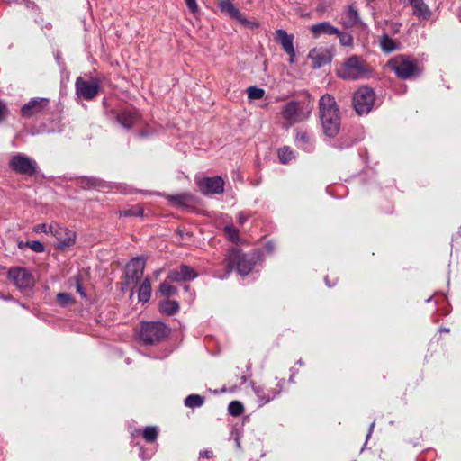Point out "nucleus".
Returning <instances> with one entry per match:
<instances>
[{"instance_id":"obj_1","label":"nucleus","mask_w":461,"mask_h":461,"mask_svg":"<svg viewBox=\"0 0 461 461\" xmlns=\"http://www.w3.org/2000/svg\"><path fill=\"white\" fill-rule=\"evenodd\" d=\"M319 116L324 134L330 138L335 137L340 128V113L333 96L324 95L321 97Z\"/></svg>"},{"instance_id":"obj_2","label":"nucleus","mask_w":461,"mask_h":461,"mask_svg":"<svg viewBox=\"0 0 461 461\" xmlns=\"http://www.w3.org/2000/svg\"><path fill=\"white\" fill-rule=\"evenodd\" d=\"M372 68L360 56L353 55L344 59L337 68V76L344 80H359L372 76Z\"/></svg>"},{"instance_id":"obj_3","label":"nucleus","mask_w":461,"mask_h":461,"mask_svg":"<svg viewBox=\"0 0 461 461\" xmlns=\"http://www.w3.org/2000/svg\"><path fill=\"white\" fill-rule=\"evenodd\" d=\"M386 67L402 79L411 78L421 72L417 60L404 55L393 57L386 63Z\"/></svg>"},{"instance_id":"obj_4","label":"nucleus","mask_w":461,"mask_h":461,"mask_svg":"<svg viewBox=\"0 0 461 461\" xmlns=\"http://www.w3.org/2000/svg\"><path fill=\"white\" fill-rule=\"evenodd\" d=\"M234 267H236L240 275L246 276L252 270L254 262L246 255H243L238 249H232L226 258L225 272L223 274L217 273L216 276L219 278H224L232 271Z\"/></svg>"},{"instance_id":"obj_5","label":"nucleus","mask_w":461,"mask_h":461,"mask_svg":"<svg viewBox=\"0 0 461 461\" xmlns=\"http://www.w3.org/2000/svg\"><path fill=\"white\" fill-rule=\"evenodd\" d=\"M167 327L159 321L142 323L140 328V339L146 344H153L168 335Z\"/></svg>"},{"instance_id":"obj_6","label":"nucleus","mask_w":461,"mask_h":461,"mask_svg":"<svg viewBox=\"0 0 461 461\" xmlns=\"http://www.w3.org/2000/svg\"><path fill=\"white\" fill-rule=\"evenodd\" d=\"M284 384V379L275 378L273 381L264 385L254 386V393L258 397L260 406L268 403L278 396L283 389Z\"/></svg>"},{"instance_id":"obj_7","label":"nucleus","mask_w":461,"mask_h":461,"mask_svg":"<svg viewBox=\"0 0 461 461\" xmlns=\"http://www.w3.org/2000/svg\"><path fill=\"white\" fill-rule=\"evenodd\" d=\"M375 102V94L368 86H361L353 96V104L356 112L362 115L368 113Z\"/></svg>"},{"instance_id":"obj_8","label":"nucleus","mask_w":461,"mask_h":461,"mask_svg":"<svg viewBox=\"0 0 461 461\" xmlns=\"http://www.w3.org/2000/svg\"><path fill=\"white\" fill-rule=\"evenodd\" d=\"M50 234L56 239V247L64 249L74 245L76 233L68 228L61 227L57 223H51L49 228Z\"/></svg>"},{"instance_id":"obj_9","label":"nucleus","mask_w":461,"mask_h":461,"mask_svg":"<svg viewBox=\"0 0 461 461\" xmlns=\"http://www.w3.org/2000/svg\"><path fill=\"white\" fill-rule=\"evenodd\" d=\"M75 86L77 95L86 100L93 99L100 88L99 81L94 77L86 80L79 77L77 78Z\"/></svg>"},{"instance_id":"obj_10","label":"nucleus","mask_w":461,"mask_h":461,"mask_svg":"<svg viewBox=\"0 0 461 461\" xmlns=\"http://www.w3.org/2000/svg\"><path fill=\"white\" fill-rule=\"evenodd\" d=\"M8 277L20 290L31 289L35 283L33 276L23 267H14L9 269Z\"/></svg>"},{"instance_id":"obj_11","label":"nucleus","mask_w":461,"mask_h":461,"mask_svg":"<svg viewBox=\"0 0 461 461\" xmlns=\"http://www.w3.org/2000/svg\"><path fill=\"white\" fill-rule=\"evenodd\" d=\"M311 113V110L303 112L297 102L291 101L285 104L282 109V115L290 125L300 122L305 120Z\"/></svg>"},{"instance_id":"obj_12","label":"nucleus","mask_w":461,"mask_h":461,"mask_svg":"<svg viewBox=\"0 0 461 461\" xmlns=\"http://www.w3.org/2000/svg\"><path fill=\"white\" fill-rule=\"evenodd\" d=\"M9 165L15 172L20 174L32 175L36 171V162L23 154L13 156Z\"/></svg>"},{"instance_id":"obj_13","label":"nucleus","mask_w":461,"mask_h":461,"mask_svg":"<svg viewBox=\"0 0 461 461\" xmlns=\"http://www.w3.org/2000/svg\"><path fill=\"white\" fill-rule=\"evenodd\" d=\"M218 7L220 10L230 16L231 19L236 20L240 24L246 27H257L258 24L254 22L249 21L240 11L239 9L232 4L230 0H221L218 3Z\"/></svg>"},{"instance_id":"obj_14","label":"nucleus","mask_w":461,"mask_h":461,"mask_svg":"<svg viewBox=\"0 0 461 461\" xmlns=\"http://www.w3.org/2000/svg\"><path fill=\"white\" fill-rule=\"evenodd\" d=\"M197 185L204 194H219L224 191V181L220 176L199 179L197 180Z\"/></svg>"},{"instance_id":"obj_15","label":"nucleus","mask_w":461,"mask_h":461,"mask_svg":"<svg viewBox=\"0 0 461 461\" xmlns=\"http://www.w3.org/2000/svg\"><path fill=\"white\" fill-rule=\"evenodd\" d=\"M145 260L142 258L131 259L126 266V277L128 282L137 283L143 276Z\"/></svg>"},{"instance_id":"obj_16","label":"nucleus","mask_w":461,"mask_h":461,"mask_svg":"<svg viewBox=\"0 0 461 461\" xmlns=\"http://www.w3.org/2000/svg\"><path fill=\"white\" fill-rule=\"evenodd\" d=\"M198 276L196 271L186 266L181 265L178 268L169 271L167 279L172 282H185L190 281Z\"/></svg>"},{"instance_id":"obj_17","label":"nucleus","mask_w":461,"mask_h":461,"mask_svg":"<svg viewBox=\"0 0 461 461\" xmlns=\"http://www.w3.org/2000/svg\"><path fill=\"white\" fill-rule=\"evenodd\" d=\"M276 40L280 42L283 50L286 54L289 55V62L294 63L296 56L295 50L294 47V35L288 34L283 29H277L276 31Z\"/></svg>"},{"instance_id":"obj_18","label":"nucleus","mask_w":461,"mask_h":461,"mask_svg":"<svg viewBox=\"0 0 461 461\" xmlns=\"http://www.w3.org/2000/svg\"><path fill=\"white\" fill-rule=\"evenodd\" d=\"M308 58L312 61V67L318 68L330 62L331 56L324 48H314L310 50Z\"/></svg>"},{"instance_id":"obj_19","label":"nucleus","mask_w":461,"mask_h":461,"mask_svg":"<svg viewBox=\"0 0 461 461\" xmlns=\"http://www.w3.org/2000/svg\"><path fill=\"white\" fill-rule=\"evenodd\" d=\"M409 5L412 7V13L420 19L429 20L432 12L424 0H408Z\"/></svg>"},{"instance_id":"obj_20","label":"nucleus","mask_w":461,"mask_h":461,"mask_svg":"<svg viewBox=\"0 0 461 461\" xmlns=\"http://www.w3.org/2000/svg\"><path fill=\"white\" fill-rule=\"evenodd\" d=\"M47 104L48 99H32L22 107L21 112L23 116H31L33 113L41 111Z\"/></svg>"},{"instance_id":"obj_21","label":"nucleus","mask_w":461,"mask_h":461,"mask_svg":"<svg viewBox=\"0 0 461 461\" xmlns=\"http://www.w3.org/2000/svg\"><path fill=\"white\" fill-rule=\"evenodd\" d=\"M138 120L137 113L131 110H123L117 115L118 122L126 129H131Z\"/></svg>"},{"instance_id":"obj_22","label":"nucleus","mask_w":461,"mask_h":461,"mask_svg":"<svg viewBox=\"0 0 461 461\" xmlns=\"http://www.w3.org/2000/svg\"><path fill=\"white\" fill-rule=\"evenodd\" d=\"M310 31L312 32L315 38L319 37L321 34L332 35L335 33H339V30L327 22L312 25L310 27Z\"/></svg>"},{"instance_id":"obj_23","label":"nucleus","mask_w":461,"mask_h":461,"mask_svg":"<svg viewBox=\"0 0 461 461\" xmlns=\"http://www.w3.org/2000/svg\"><path fill=\"white\" fill-rule=\"evenodd\" d=\"M168 200L176 206H187L194 202L191 194L183 193L168 196Z\"/></svg>"},{"instance_id":"obj_24","label":"nucleus","mask_w":461,"mask_h":461,"mask_svg":"<svg viewBox=\"0 0 461 461\" xmlns=\"http://www.w3.org/2000/svg\"><path fill=\"white\" fill-rule=\"evenodd\" d=\"M151 294V284L149 278H145L138 291V299L140 302L147 303Z\"/></svg>"},{"instance_id":"obj_25","label":"nucleus","mask_w":461,"mask_h":461,"mask_svg":"<svg viewBox=\"0 0 461 461\" xmlns=\"http://www.w3.org/2000/svg\"><path fill=\"white\" fill-rule=\"evenodd\" d=\"M160 312L168 315H173L179 310V304L176 301L166 300L159 305Z\"/></svg>"},{"instance_id":"obj_26","label":"nucleus","mask_w":461,"mask_h":461,"mask_svg":"<svg viewBox=\"0 0 461 461\" xmlns=\"http://www.w3.org/2000/svg\"><path fill=\"white\" fill-rule=\"evenodd\" d=\"M380 45L384 52H392L397 49V43L388 35L384 34L380 39Z\"/></svg>"},{"instance_id":"obj_27","label":"nucleus","mask_w":461,"mask_h":461,"mask_svg":"<svg viewBox=\"0 0 461 461\" xmlns=\"http://www.w3.org/2000/svg\"><path fill=\"white\" fill-rule=\"evenodd\" d=\"M204 402V398L199 394H190L185 400V405L188 408L201 407Z\"/></svg>"},{"instance_id":"obj_28","label":"nucleus","mask_w":461,"mask_h":461,"mask_svg":"<svg viewBox=\"0 0 461 461\" xmlns=\"http://www.w3.org/2000/svg\"><path fill=\"white\" fill-rule=\"evenodd\" d=\"M80 183L85 188H100L104 185L101 180L95 177H84Z\"/></svg>"},{"instance_id":"obj_29","label":"nucleus","mask_w":461,"mask_h":461,"mask_svg":"<svg viewBox=\"0 0 461 461\" xmlns=\"http://www.w3.org/2000/svg\"><path fill=\"white\" fill-rule=\"evenodd\" d=\"M228 411L230 412V415L234 416V417H237V416H240L243 413L244 411V407L243 405L241 404L240 402L239 401H232L230 402L229 406H228Z\"/></svg>"},{"instance_id":"obj_30","label":"nucleus","mask_w":461,"mask_h":461,"mask_svg":"<svg viewBox=\"0 0 461 461\" xmlns=\"http://www.w3.org/2000/svg\"><path fill=\"white\" fill-rule=\"evenodd\" d=\"M159 292L165 296H171L176 294L177 288L165 281L159 285Z\"/></svg>"},{"instance_id":"obj_31","label":"nucleus","mask_w":461,"mask_h":461,"mask_svg":"<svg viewBox=\"0 0 461 461\" xmlns=\"http://www.w3.org/2000/svg\"><path fill=\"white\" fill-rule=\"evenodd\" d=\"M247 94L249 99H261L265 95V91L264 89L257 86H249L247 89Z\"/></svg>"},{"instance_id":"obj_32","label":"nucleus","mask_w":461,"mask_h":461,"mask_svg":"<svg viewBox=\"0 0 461 461\" xmlns=\"http://www.w3.org/2000/svg\"><path fill=\"white\" fill-rule=\"evenodd\" d=\"M224 233L229 240L237 242L239 240V230L232 225L224 227Z\"/></svg>"},{"instance_id":"obj_33","label":"nucleus","mask_w":461,"mask_h":461,"mask_svg":"<svg viewBox=\"0 0 461 461\" xmlns=\"http://www.w3.org/2000/svg\"><path fill=\"white\" fill-rule=\"evenodd\" d=\"M158 437V429L156 427H147L143 431V438L148 442L154 441Z\"/></svg>"},{"instance_id":"obj_34","label":"nucleus","mask_w":461,"mask_h":461,"mask_svg":"<svg viewBox=\"0 0 461 461\" xmlns=\"http://www.w3.org/2000/svg\"><path fill=\"white\" fill-rule=\"evenodd\" d=\"M278 158L282 163H287L293 158V152L287 147L281 148L278 150Z\"/></svg>"},{"instance_id":"obj_35","label":"nucleus","mask_w":461,"mask_h":461,"mask_svg":"<svg viewBox=\"0 0 461 461\" xmlns=\"http://www.w3.org/2000/svg\"><path fill=\"white\" fill-rule=\"evenodd\" d=\"M339 39V42L343 46H351L353 44V37L351 34L347 32H341L339 31V33H336Z\"/></svg>"},{"instance_id":"obj_36","label":"nucleus","mask_w":461,"mask_h":461,"mask_svg":"<svg viewBox=\"0 0 461 461\" xmlns=\"http://www.w3.org/2000/svg\"><path fill=\"white\" fill-rule=\"evenodd\" d=\"M143 209L141 207H132L121 212V216H142Z\"/></svg>"},{"instance_id":"obj_37","label":"nucleus","mask_w":461,"mask_h":461,"mask_svg":"<svg viewBox=\"0 0 461 461\" xmlns=\"http://www.w3.org/2000/svg\"><path fill=\"white\" fill-rule=\"evenodd\" d=\"M25 245L38 253L43 252L45 249L44 245L38 240L27 241Z\"/></svg>"},{"instance_id":"obj_38","label":"nucleus","mask_w":461,"mask_h":461,"mask_svg":"<svg viewBox=\"0 0 461 461\" xmlns=\"http://www.w3.org/2000/svg\"><path fill=\"white\" fill-rule=\"evenodd\" d=\"M295 140L302 145L307 144L310 142V136L305 131H298L296 134Z\"/></svg>"},{"instance_id":"obj_39","label":"nucleus","mask_w":461,"mask_h":461,"mask_svg":"<svg viewBox=\"0 0 461 461\" xmlns=\"http://www.w3.org/2000/svg\"><path fill=\"white\" fill-rule=\"evenodd\" d=\"M57 299L59 303L62 305H67L72 301V297L69 294L67 293H59L57 295Z\"/></svg>"},{"instance_id":"obj_40","label":"nucleus","mask_w":461,"mask_h":461,"mask_svg":"<svg viewBox=\"0 0 461 461\" xmlns=\"http://www.w3.org/2000/svg\"><path fill=\"white\" fill-rule=\"evenodd\" d=\"M49 228H50V225H47L45 223L37 224L33 227V231L36 233L43 232L46 234H50Z\"/></svg>"},{"instance_id":"obj_41","label":"nucleus","mask_w":461,"mask_h":461,"mask_svg":"<svg viewBox=\"0 0 461 461\" xmlns=\"http://www.w3.org/2000/svg\"><path fill=\"white\" fill-rule=\"evenodd\" d=\"M347 14L351 23H356L357 21L358 15L356 9L349 7Z\"/></svg>"},{"instance_id":"obj_42","label":"nucleus","mask_w":461,"mask_h":461,"mask_svg":"<svg viewBox=\"0 0 461 461\" xmlns=\"http://www.w3.org/2000/svg\"><path fill=\"white\" fill-rule=\"evenodd\" d=\"M185 4L187 5V7L189 8V10L195 14L198 12V5L196 3V0H185Z\"/></svg>"},{"instance_id":"obj_43","label":"nucleus","mask_w":461,"mask_h":461,"mask_svg":"<svg viewBox=\"0 0 461 461\" xmlns=\"http://www.w3.org/2000/svg\"><path fill=\"white\" fill-rule=\"evenodd\" d=\"M7 113L6 105L0 102V122L5 118Z\"/></svg>"},{"instance_id":"obj_44","label":"nucleus","mask_w":461,"mask_h":461,"mask_svg":"<svg viewBox=\"0 0 461 461\" xmlns=\"http://www.w3.org/2000/svg\"><path fill=\"white\" fill-rule=\"evenodd\" d=\"M200 456L204 458H211L212 456V452L210 450H204L200 452Z\"/></svg>"},{"instance_id":"obj_45","label":"nucleus","mask_w":461,"mask_h":461,"mask_svg":"<svg viewBox=\"0 0 461 461\" xmlns=\"http://www.w3.org/2000/svg\"><path fill=\"white\" fill-rule=\"evenodd\" d=\"M77 291L81 294V296H85V293L83 291L82 285L79 284V282H77Z\"/></svg>"},{"instance_id":"obj_46","label":"nucleus","mask_w":461,"mask_h":461,"mask_svg":"<svg viewBox=\"0 0 461 461\" xmlns=\"http://www.w3.org/2000/svg\"><path fill=\"white\" fill-rule=\"evenodd\" d=\"M245 221H246V217H245V216H243V214H242V213H240V214L239 215V221H240V223H243Z\"/></svg>"},{"instance_id":"obj_47","label":"nucleus","mask_w":461,"mask_h":461,"mask_svg":"<svg viewBox=\"0 0 461 461\" xmlns=\"http://www.w3.org/2000/svg\"><path fill=\"white\" fill-rule=\"evenodd\" d=\"M155 275L158 276L159 275V271H156Z\"/></svg>"},{"instance_id":"obj_48","label":"nucleus","mask_w":461,"mask_h":461,"mask_svg":"<svg viewBox=\"0 0 461 461\" xmlns=\"http://www.w3.org/2000/svg\"><path fill=\"white\" fill-rule=\"evenodd\" d=\"M267 248H268L269 249H272V247L270 246V244H267Z\"/></svg>"},{"instance_id":"obj_49","label":"nucleus","mask_w":461,"mask_h":461,"mask_svg":"<svg viewBox=\"0 0 461 461\" xmlns=\"http://www.w3.org/2000/svg\"><path fill=\"white\" fill-rule=\"evenodd\" d=\"M185 290H188V289H189V285H185Z\"/></svg>"},{"instance_id":"obj_50","label":"nucleus","mask_w":461,"mask_h":461,"mask_svg":"<svg viewBox=\"0 0 461 461\" xmlns=\"http://www.w3.org/2000/svg\"><path fill=\"white\" fill-rule=\"evenodd\" d=\"M19 248H23V243H19Z\"/></svg>"},{"instance_id":"obj_51","label":"nucleus","mask_w":461,"mask_h":461,"mask_svg":"<svg viewBox=\"0 0 461 461\" xmlns=\"http://www.w3.org/2000/svg\"><path fill=\"white\" fill-rule=\"evenodd\" d=\"M374 426H375V422H373V423L371 424V429H373V427H374Z\"/></svg>"}]
</instances>
